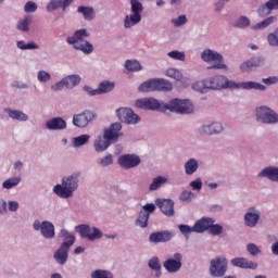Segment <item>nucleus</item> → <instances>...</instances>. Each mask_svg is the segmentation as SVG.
I'll list each match as a JSON object with an SVG mask.
<instances>
[{"label": "nucleus", "mask_w": 278, "mask_h": 278, "mask_svg": "<svg viewBox=\"0 0 278 278\" xmlns=\"http://www.w3.org/2000/svg\"><path fill=\"white\" fill-rule=\"evenodd\" d=\"M139 110H157L159 112H176V114H192L194 106L190 100L173 99L169 104L160 103L154 98L139 99L135 103Z\"/></svg>", "instance_id": "1"}, {"label": "nucleus", "mask_w": 278, "mask_h": 278, "mask_svg": "<svg viewBox=\"0 0 278 278\" xmlns=\"http://www.w3.org/2000/svg\"><path fill=\"white\" fill-rule=\"evenodd\" d=\"M208 86L211 90H223L224 88H243V90H261L264 92L266 86L255 83V81H245L240 85L235 81L229 80L228 77L223 75H216L208 78Z\"/></svg>", "instance_id": "2"}, {"label": "nucleus", "mask_w": 278, "mask_h": 278, "mask_svg": "<svg viewBox=\"0 0 278 278\" xmlns=\"http://www.w3.org/2000/svg\"><path fill=\"white\" fill-rule=\"evenodd\" d=\"M122 129L123 125L121 123H114L109 129H105L104 135L102 137H98L93 143L97 153H103L112 142H117Z\"/></svg>", "instance_id": "3"}, {"label": "nucleus", "mask_w": 278, "mask_h": 278, "mask_svg": "<svg viewBox=\"0 0 278 278\" xmlns=\"http://www.w3.org/2000/svg\"><path fill=\"white\" fill-rule=\"evenodd\" d=\"M79 184V174L74 173L71 176L62 179V185H56L53 192L61 199H71L73 192L77 190Z\"/></svg>", "instance_id": "4"}, {"label": "nucleus", "mask_w": 278, "mask_h": 278, "mask_svg": "<svg viewBox=\"0 0 278 278\" xmlns=\"http://www.w3.org/2000/svg\"><path fill=\"white\" fill-rule=\"evenodd\" d=\"M90 34L85 28L76 30L74 36L67 37L66 42L68 45H73L74 49L77 51H83L87 55L94 51V47L89 41L85 40L84 38H88Z\"/></svg>", "instance_id": "5"}, {"label": "nucleus", "mask_w": 278, "mask_h": 278, "mask_svg": "<svg viewBox=\"0 0 278 278\" xmlns=\"http://www.w3.org/2000/svg\"><path fill=\"white\" fill-rule=\"evenodd\" d=\"M60 236L61 238H64V241L54 253V260L58 262V264L64 266V264L68 262V251H71V247L75 244V236L70 235L68 230L66 229H62L60 231Z\"/></svg>", "instance_id": "6"}, {"label": "nucleus", "mask_w": 278, "mask_h": 278, "mask_svg": "<svg viewBox=\"0 0 278 278\" xmlns=\"http://www.w3.org/2000/svg\"><path fill=\"white\" fill-rule=\"evenodd\" d=\"M140 92H168L173 90V83L164 78H152L139 86Z\"/></svg>", "instance_id": "7"}, {"label": "nucleus", "mask_w": 278, "mask_h": 278, "mask_svg": "<svg viewBox=\"0 0 278 278\" xmlns=\"http://www.w3.org/2000/svg\"><path fill=\"white\" fill-rule=\"evenodd\" d=\"M256 121L265 125H275L278 123V114L268 106H260L256 109Z\"/></svg>", "instance_id": "8"}, {"label": "nucleus", "mask_w": 278, "mask_h": 278, "mask_svg": "<svg viewBox=\"0 0 278 278\" xmlns=\"http://www.w3.org/2000/svg\"><path fill=\"white\" fill-rule=\"evenodd\" d=\"M76 231L80 233V238H85L91 242L103 238V232L99 228L90 227L89 225H79L76 227Z\"/></svg>", "instance_id": "9"}, {"label": "nucleus", "mask_w": 278, "mask_h": 278, "mask_svg": "<svg viewBox=\"0 0 278 278\" xmlns=\"http://www.w3.org/2000/svg\"><path fill=\"white\" fill-rule=\"evenodd\" d=\"M227 258L225 257H215L211 261L210 273L212 277H225L227 273Z\"/></svg>", "instance_id": "10"}, {"label": "nucleus", "mask_w": 278, "mask_h": 278, "mask_svg": "<svg viewBox=\"0 0 278 278\" xmlns=\"http://www.w3.org/2000/svg\"><path fill=\"white\" fill-rule=\"evenodd\" d=\"M201 58L202 60H204V62H215L208 68H216V70L227 68V65L223 62V56L218 52H215L212 50H204L202 52Z\"/></svg>", "instance_id": "11"}, {"label": "nucleus", "mask_w": 278, "mask_h": 278, "mask_svg": "<svg viewBox=\"0 0 278 278\" xmlns=\"http://www.w3.org/2000/svg\"><path fill=\"white\" fill-rule=\"evenodd\" d=\"M116 116L122 123L127 125H136L140 121V116L134 113V110L127 108L117 109Z\"/></svg>", "instance_id": "12"}, {"label": "nucleus", "mask_w": 278, "mask_h": 278, "mask_svg": "<svg viewBox=\"0 0 278 278\" xmlns=\"http://www.w3.org/2000/svg\"><path fill=\"white\" fill-rule=\"evenodd\" d=\"M141 160L140 156L136 154H124L119 156L118 164L122 168H136L140 164Z\"/></svg>", "instance_id": "13"}, {"label": "nucleus", "mask_w": 278, "mask_h": 278, "mask_svg": "<svg viewBox=\"0 0 278 278\" xmlns=\"http://www.w3.org/2000/svg\"><path fill=\"white\" fill-rule=\"evenodd\" d=\"M181 260H184V256L180 253H175L174 258L165 261L163 266L167 273H179L181 270Z\"/></svg>", "instance_id": "14"}, {"label": "nucleus", "mask_w": 278, "mask_h": 278, "mask_svg": "<svg viewBox=\"0 0 278 278\" xmlns=\"http://www.w3.org/2000/svg\"><path fill=\"white\" fill-rule=\"evenodd\" d=\"M155 205L165 216H175V202L170 199H156Z\"/></svg>", "instance_id": "15"}, {"label": "nucleus", "mask_w": 278, "mask_h": 278, "mask_svg": "<svg viewBox=\"0 0 278 278\" xmlns=\"http://www.w3.org/2000/svg\"><path fill=\"white\" fill-rule=\"evenodd\" d=\"M92 118H94V113H92L91 111H84L80 114L74 115L73 124L75 125V127H88V124L90 123V121H92Z\"/></svg>", "instance_id": "16"}, {"label": "nucleus", "mask_w": 278, "mask_h": 278, "mask_svg": "<svg viewBox=\"0 0 278 278\" xmlns=\"http://www.w3.org/2000/svg\"><path fill=\"white\" fill-rule=\"evenodd\" d=\"M173 232L168 230L152 232L149 237V242L160 244V242H170L173 240Z\"/></svg>", "instance_id": "17"}, {"label": "nucleus", "mask_w": 278, "mask_h": 278, "mask_svg": "<svg viewBox=\"0 0 278 278\" xmlns=\"http://www.w3.org/2000/svg\"><path fill=\"white\" fill-rule=\"evenodd\" d=\"M230 264L236 268H243L248 270H255L257 268V263L244 257H235L230 261Z\"/></svg>", "instance_id": "18"}, {"label": "nucleus", "mask_w": 278, "mask_h": 278, "mask_svg": "<svg viewBox=\"0 0 278 278\" xmlns=\"http://www.w3.org/2000/svg\"><path fill=\"white\" fill-rule=\"evenodd\" d=\"M260 66H264V59L262 56H254L240 65V70L242 73H249V71H253L254 68H260Z\"/></svg>", "instance_id": "19"}, {"label": "nucleus", "mask_w": 278, "mask_h": 278, "mask_svg": "<svg viewBox=\"0 0 278 278\" xmlns=\"http://www.w3.org/2000/svg\"><path fill=\"white\" fill-rule=\"evenodd\" d=\"M214 223H215L214 218L202 217L201 219L195 222V224L193 225L194 233H203V232L207 231L210 229V227H212V225H214Z\"/></svg>", "instance_id": "20"}, {"label": "nucleus", "mask_w": 278, "mask_h": 278, "mask_svg": "<svg viewBox=\"0 0 278 278\" xmlns=\"http://www.w3.org/2000/svg\"><path fill=\"white\" fill-rule=\"evenodd\" d=\"M46 127L51 130L66 129V121L62 117H54L47 122Z\"/></svg>", "instance_id": "21"}, {"label": "nucleus", "mask_w": 278, "mask_h": 278, "mask_svg": "<svg viewBox=\"0 0 278 278\" xmlns=\"http://www.w3.org/2000/svg\"><path fill=\"white\" fill-rule=\"evenodd\" d=\"M41 235L43 238H55V226L51 224V222H42L41 223Z\"/></svg>", "instance_id": "22"}, {"label": "nucleus", "mask_w": 278, "mask_h": 278, "mask_svg": "<svg viewBox=\"0 0 278 278\" xmlns=\"http://www.w3.org/2000/svg\"><path fill=\"white\" fill-rule=\"evenodd\" d=\"M140 21H142V15H140L139 13L126 15L124 20V27L126 29H129L130 27H134V25H138Z\"/></svg>", "instance_id": "23"}, {"label": "nucleus", "mask_w": 278, "mask_h": 278, "mask_svg": "<svg viewBox=\"0 0 278 278\" xmlns=\"http://www.w3.org/2000/svg\"><path fill=\"white\" fill-rule=\"evenodd\" d=\"M68 5H71L68 0H51L47 5V11L53 12V10H58L59 8H62L64 11Z\"/></svg>", "instance_id": "24"}, {"label": "nucleus", "mask_w": 278, "mask_h": 278, "mask_svg": "<svg viewBox=\"0 0 278 278\" xmlns=\"http://www.w3.org/2000/svg\"><path fill=\"white\" fill-rule=\"evenodd\" d=\"M258 177H267L270 181H278V167H266L258 174Z\"/></svg>", "instance_id": "25"}, {"label": "nucleus", "mask_w": 278, "mask_h": 278, "mask_svg": "<svg viewBox=\"0 0 278 278\" xmlns=\"http://www.w3.org/2000/svg\"><path fill=\"white\" fill-rule=\"evenodd\" d=\"M202 131L207 136H212L214 134H220V131H223V124L215 122L211 125L203 126Z\"/></svg>", "instance_id": "26"}, {"label": "nucleus", "mask_w": 278, "mask_h": 278, "mask_svg": "<svg viewBox=\"0 0 278 278\" xmlns=\"http://www.w3.org/2000/svg\"><path fill=\"white\" fill-rule=\"evenodd\" d=\"M193 90H195L197 92H201L202 94H205V92L210 91V80L208 78L204 79V80H198L193 84L192 86Z\"/></svg>", "instance_id": "27"}, {"label": "nucleus", "mask_w": 278, "mask_h": 278, "mask_svg": "<svg viewBox=\"0 0 278 278\" xmlns=\"http://www.w3.org/2000/svg\"><path fill=\"white\" fill-rule=\"evenodd\" d=\"M63 83H65V88H75V86L81 84V77L79 75H68L63 78Z\"/></svg>", "instance_id": "28"}, {"label": "nucleus", "mask_w": 278, "mask_h": 278, "mask_svg": "<svg viewBox=\"0 0 278 278\" xmlns=\"http://www.w3.org/2000/svg\"><path fill=\"white\" fill-rule=\"evenodd\" d=\"M244 220L247 227H255V225H257V222L260 220V213L248 212L244 215Z\"/></svg>", "instance_id": "29"}, {"label": "nucleus", "mask_w": 278, "mask_h": 278, "mask_svg": "<svg viewBox=\"0 0 278 278\" xmlns=\"http://www.w3.org/2000/svg\"><path fill=\"white\" fill-rule=\"evenodd\" d=\"M5 112L8 113L10 118H13V121H27L28 118L27 114L23 113V111L5 109Z\"/></svg>", "instance_id": "30"}, {"label": "nucleus", "mask_w": 278, "mask_h": 278, "mask_svg": "<svg viewBox=\"0 0 278 278\" xmlns=\"http://www.w3.org/2000/svg\"><path fill=\"white\" fill-rule=\"evenodd\" d=\"M199 169V162L194 159H190L186 164H185V172L186 175H194L197 170Z\"/></svg>", "instance_id": "31"}, {"label": "nucleus", "mask_w": 278, "mask_h": 278, "mask_svg": "<svg viewBox=\"0 0 278 278\" xmlns=\"http://www.w3.org/2000/svg\"><path fill=\"white\" fill-rule=\"evenodd\" d=\"M77 12L83 14L86 21H92L94 18V9L90 7H78Z\"/></svg>", "instance_id": "32"}, {"label": "nucleus", "mask_w": 278, "mask_h": 278, "mask_svg": "<svg viewBox=\"0 0 278 278\" xmlns=\"http://www.w3.org/2000/svg\"><path fill=\"white\" fill-rule=\"evenodd\" d=\"M136 225H138L142 229L148 227L149 226V213H147L144 211H141L139 213V216H138L137 220H136Z\"/></svg>", "instance_id": "33"}, {"label": "nucleus", "mask_w": 278, "mask_h": 278, "mask_svg": "<svg viewBox=\"0 0 278 278\" xmlns=\"http://www.w3.org/2000/svg\"><path fill=\"white\" fill-rule=\"evenodd\" d=\"M275 21H277V16H269V17L265 18L264 21L254 25L252 27V29H266V27H268L269 25H273V23H275Z\"/></svg>", "instance_id": "34"}, {"label": "nucleus", "mask_w": 278, "mask_h": 278, "mask_svg": "<svg viewBox=\"0 0 278 278\" xmlns=\"http://www.w3.org/2000/svg\"><path fill=\"white\" fill-rule=\"evenodd\" d=\"M125 68L127 71H131L132 73H136L138 71H142V65H140V62L136 60H127L125 63Z\"/></svg>", "instance_id": "35"}, {"label": "nucleus", "mask_w": 278, "mask_h": 278, "mask_svg": "<svg viewBox=\"0 0 278 278\" xmlns=\"http://www.w3.org/2000/svg\"><path fill=\"white\" fill-rule=\"evenodd\" d=\"M149 268L156 271V277H160V275H162V273L160 271L162 270V265L160 264V258H157V256H154L149 261Z\"/></svg>", "instance_id": "36"}, {"label": "nucleus", "mask_w": 278, "mask_h": 278, "mask_svg": "<svg viewBox=\"0 0 278 278\" xmlns=\"http://www.w3.org/2000/svg\"><path fill=\"white\" fill-rule=\"evenodd\" d=\"M166 181H167L166 177L159 176L153 179V181L151 182V185L149 187V190H151V191L157 190V189L162 188V185L166 184Z\"/></svg>", "instance_id": "37"}, {"label": "nucleus", "mask_w": 278, "mask_h": 278, "mask_svg": "<svg viewBox=\"0 0 278 278\" xmlns=\"http://www.w3.org/2000/svg\"><path fill=\"white\" fill-rule=\"evenodd\" d=\"M166 75L167 77H170L172 79H175L176 81H181L184 79V74H181V72H179V70L177 68H168L166 71Z\"/></svg>", "instance_id": "38"}, {"label": "nucleus", "mask_w": 278, "mask_h": 278, "mask_svg": "<svg viewBox=\"0 0 278 278\" xmlns=\"http://www.w3.org/2000/svg\"><path fill=\"white\" fill-rule=\"evenodd\" d=\"M90 141V135H81L73 139L74 147H84Z\"/></svg>", "instance_id": "39"}, {"label": "nucleus", "mask_w": 278, "mask_h": 278, "mask_svg": "<svg viewBox=\"0 0 278 278\" xmlns=\"http://www.w3.org/2000/svg\"><path fill=\"white\" fill-rule=\"evenodd\" d=\"M91 278H114V275L109 270L97 269L92 271Z\"/></svg>", "instance_id": "40"}, {"label": "nucleus", "mask_w": 278, "mask_h": 278, "mask_svg": "<svg viewBox=\"0 0 278 278\" xmlns=\"http://www.w3.org/2000/svg\"><path fill=\"white\" fill-rule=\"evenodd\" d=\"M30 24H31V17L26 16L25 18L18 22L17 29H20V31H28Z\"/></svg>", "instance_id": "41"}, {"label": "nucleus", "mask_w": 278, "mask_h": 278, "mask_svg": "<svg viewBox=\"0 0 278 278\" xmlns=\"http://www.w3.org/2000/svg\"><path fill=\"white\" fill-rule=\"evenodd\" d=\"M98 90H99L100 94L103 93V92H112V90H114V83H110L108 80L102 81L99 85Z\"/></svg>", "instance_id": "42"}, {"label": "nucleus", "mask_w": 278, "mask_h": 278, "mask_svg": "<svg viewBox=\"0 0 278 278\" xmlns=\"http://www.w3.org/2000/svg\"><path fill=\"white\" fill-rule=\"evenodd\" d=\"M130 4L132 13L142 15V10H144V7H142L139 0H130Z\"/></svg>", "instance_id": "43"}, {"label": "nucleus", "mask_w": 278, "mask_h": 278, "mask_svg": "<svg viewBox=\"0 0 278 278\" xmlns=\"http://www.w3.org/2000/svg\"><path fill=\"white\" fill-rule=\"evenodd\" d=\"M168 58L172 60H178L179 62H186V53L179 52L177 50L170 51L167 53Z\"/></svg>", "instance_id": "44"}, {"label": "nucleus", "mask_w": 278, "mask_h": 278, "mask_svg": "<svg viewBox=\"0 0 278 278\" xmlns=\"http://www.w3.org/2000/svg\"><path fill=\"white\" fill-rule=\"evenodd\" d=\"M208 233H211V236H220V233H223V226L218 224H212L208 227Z\"/></svg>", "instance_id": "45"}, {"label": "nucleus", "mask_w": 278, "mask_h": 278, "mask_svg": "<svg viewBox=\"0 0 278 278\" xmlns=\"http://www.w3.org/2000/svg\"><path fill=\"white\" fill-rule=\"evenodd\" d=\"M18 184H21L20 178H10L3 182V188L10 190L11 188H14V186H18Z\"/></svg>", "instance_id": "46"}, {"label": "nucleus", "mask_w": 278, "mask_h": 278, "mask_svg": "<svg viewBox=\"0 0 278 278\" xmlns=\"http://www.w3.org/2000/svg\"><path fill=\"white\" fill-rule=\"evenodd\" d=\"M267 41L269 42L270 47H278V29L268 35Z\"/></svg>", "instance_id": "47"}, {"label": "nucleus", "mask_w": 278, "mask_h": 278, "mask_svg": "<svg viewBox=\"0 0 278 278\" xmlns=\"http://www.w3.org/2000/svg\"><path fill=\"white\" fill-rule=\"evenodd\" d=\"M172 23L174 27H181V25H186V23H188V17L186 15H180L178 18H173Z\"/></svg>", "instance_id": "48"}, {"label": "nucleus", "mask_w": 278, "mask_h": 278, "mask_svg": "<svg viewBox=\"0 0 278 278\" xmlns=\"http://www.w3.org/2000/svg\"><path fill=\"white\" fill-rule=\"evenodd\" d=\"M178 229H179V231H180V233L182 235V236H186V238H188V235L189 233H192V232H194V226L193 227H190V226H188V225H179L178 226Z\"/></svg>", "instance_id": "49"}, {"label": "nucleus", "mask_w": 278, "mask_h": 278, "mask_svg": "<svg viewBox=\"0 0 278 278\" xmlns=\"http://www.w3.org/2000/svg\"><path fill=\"white\" fill-rule=\"evenodd\" d=\"M258 16H268V14H270V12H273V9L268 7V2H266L265 4L261 5L258 8Z\"/></svg>", "instance_id": "50"}, {"label": "nucleus", "mask_w": 278, "mask_h": 278, "mask_svg": "<svg viewBox=\"0 0 278 278\" xmlns=\"http://www.w3.org/2000/svg\"><path fill=\"white\" fill-rule=\"evenodd\" d=\"M249 25H251V20H249V17L247 16H241L236 22V27L242 28V27H249Z\"/></svg>", "instance_id": "51"}, {"label": "nucleus", "mask_w": 278, "mask_h": 278, "mask_svg": "<svg viewBox=\"0 0 278 278\" xmlns=\"http://www.w3.org/2000/svg\"><path fill=\"white\" fill-rule=\"evenodd\" d=\"M247 251L248 253H250V255H253V256L260 255V253H262V250H260V248H257L255 243H249L247 245Z\"/></svg>", "instance_id": "52"}, {"label": "nucleus", "mask_w": 278, "mask_h": 278, "mask_svg": "<svg viewBox=\"0 0 278 278\" xmlns=\"http://www.w3.org/2000/svg\"><path fill=\"white\" fill-rule=\"evenodd\" d=\"M37 79H38V81H41L45 84V83L49 81V79H51V74H49L48 72H45V71H39L38 75H37Z\"/></svg>", "instance_id": "53"}, {"label": "nucleus", "mask_w": 278, "mask_h": 278, "mask_svg": "<svg viewBox=\"0 0 278 278\" xmlns=\"http://www.w3.org/2000/svg\"><path fill=\"white\" fill-rule=\"evenodd\" d=\"M98 162L100 166H110V164H113L114 159L112 157V154H109L102 159H99Z\"/></svg>", "instance_id": "54"}, {"label": "nucleus", "mask_w": 278, "mask_h": 278, "mask_svg": "<svg viewBox=\"0 0 278 278\" xmlns=\"http://www.w3.org/2000/svg\"><path fill=\"white\" fill-rule=\"evenodd\" d=\"M38 10V5L35 2L28 1L24 7V11L27 13L36 12Z\"/></svg>", "instance_id": "55"}, {"label": "nucleus", "mask_w": 278, "mask_h": 278, "mask_svg": "<svg viewBox=\"0 0 278 278\" xmlns=\"http://www.w3.org/2000/svg\"><path fill=\"white\" fill-rule=\"evenodd\" d=\"M192 197H194V193H192V191H182L179 199L180 201L188 202L192 201Z\"/></svg>", "instance_id": "56"}, {"label": "nucleus", "mask_w": 278, "mask_h": 278, "mask_svg": "<svg viewBox=\"0 0 278 278\" xmlns=\"http://www.w3.org/2000/svg\"><path fill=\"white\" fill-rule=\"evenodd\" d=\"M190 187L192 188V190H201V188H203V182L201 181V178L191 181Z\"/></svg>", "instance_id": "57"}, {"label": "nucleus", "mask_w": 278, "mask_h": 278, "mask_svg": "<svg viewBox=\"0 0 278 278\" xmlns=\"http://www.w3.org/2000/svg\"><path fill=\"white\" fill-rule=\"evenodd\" d=\"M278 78L277 76H270L268 78H263V84H266V86H273V84H277Z\"/></svg>", "instance_id": "58"}, {"label": "nucleus", "mask_w": 278, "mask_h": 278, "mask_svg": "<svg viewBox=\"0 0 278 278\" xmlns=\"http://www.w3.org/2000/svg\"><path fill=\"white\" fill-rule=\"evenodd\" d=\"M84 90L85 92H87V94H90V97H96V94H100L99 89H92V87L85 86Z\"/></svg>", "instance_id": "59"}, {"label": "nucleus", "mask_w": 278, "mask_h": 278, "mask_svg": "<svg viewBox=\"0 0 278 278\" xmlns=\"http://www.w3.org/2000/svg\"><path fill=\"white\" fill-rule=\"evenodd\" d=\"M143 212H147V214H153V212H155V204L153 203H148L146 205H143Z\"/></svg>", "instance_id": "60"}, {"label": "nucleus", "mask_w": 278, "mask_h": 278, "mask_svg": "<svg viewBox=\"0 0 278 278\" xmlns=\"http://www.w3.org/2000/svg\"><path fill=\"white\" fill-rule=\"evenodd\" d=\"M66 84L64 83V79L61 81L56 83L55 85H52V90H62Z\"/></svg>", "instance_id": "61"}, {"label": "nucleus", "mask_w": 278, "mask_h": 278, "mask_svg": "<svg viewBox=\"0 0 278 278\" xmlns=\"http://www.w3.org/2000/svg\"><path fill=\"white\" fill-rule=\"evenodd\" d=\"M9 210H10V212H16V210H18V202L10 201L9 202Z\"/></svg>", "instance_id": "62"}, {"label": "nucleus", "mask_w": 278, "mask_h": 278, "mask_svg": "<svg viewBox=\"0 0 278 278\" xmlns=\"http://www.w3.org/2000/svg\"><path fill=\"white\" fill-rule=\"evenodd\" d=\"M267 5H268L271 10H278V0H268V1H267Z\"/></svg>", "instance_id": "63"}, {"label": "nucleus", "mask_w": 278, "mask_h": 278, "mask_svg": "<svg viewBox=\"0 0 278 278\" xmlns=\"http://www.w3.org/2000/svg\"><path fill=\"white\" fill-rule=\"evenodd\" d=\"M271 253L278 255V241L271 245Z\"/></svg>", "instance_id": "64"}]
</instances>
